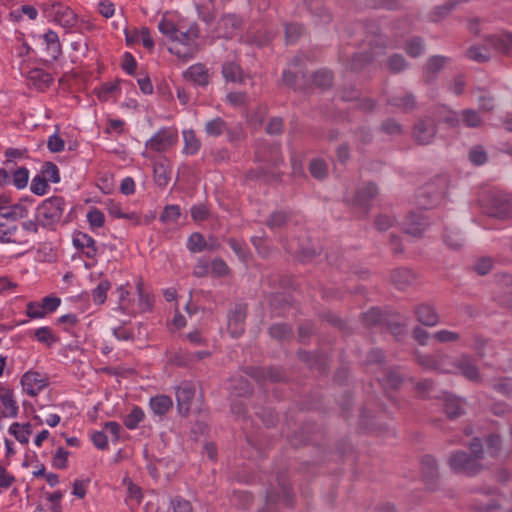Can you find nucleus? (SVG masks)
<instances>
[{
  "label": "nucleus",
  "instance_id": "1",
  "mask_svg": "<svg viewBox=\"0 0 512 512\" xmlns=\"http://www.w3.org/2000/svg\"><path fill=\"white\" fill-rule=\"evenodd\" d=\"M159 31L172 42L169 52L184 61L193 58L199 51L198 38L200 30L196 23H178L163 17L158 24Z\"/></svg>",
  "mask_w": 512,
  "mask_h": 512
},
{
  "label": "nucleus",
  "instance_id": "2",
  "mask_svg": "<svg viewBox=\"0 0 512 512\" xmlns=\"http://www.w3.org/2000/svg\"><path fill=\"white\" fill-rule=\"evenodd\" d=\"M499 438L491 436L487 438L485 449H477L480 446L478 443H471V450L473 456H469L465 452H457L450 456L449 466L452 470L467 475H474L479 471L478 461L484 460L487 457H495L498 455Z\"/></svg>",
  "mask_w": 512,
  "mask_h": 512
},
{
  "label": "nucleus",
  "instance_id": "3",
  "mask_svg": "<svg viewBox=\"0 0 512 512\" xmlns=\"http://www.w3.org/2000/svg\"><path fill=\"white\" fill-rule=\"evenodd\" d=\"M486 45H474L466 51V57L472 61L485 62L490 59L488 46L499 53L512 51V33L500 31L485 38Z\"/></svg>",
  "mask_w": 512,
  "mask_h": 512
},
{
  "label": "nucleus",
  "instance_id": "4",
  "mask_svg": "<svg viewBox=\"0 0 512 512\" xmlns=\"http://www.w3.org/2000/svg\"><path fill=\"white\" fill-rule=\"evenodd\" d=\"M365 41L369 46V54H357L355 55L350 64V68L352 70L361 69L365 63H368L378 56H381L385 53V49L387 47L386 40L384 36L378 32V28L372 26L367 33Z\"/></svg>",
  "mask_w": 512,
  "mask_h": 512
},
{
  "label": "nucleus",
  "instance_id": "5",
  "mask_svg": "<svg viewBox=\"0 0 512 512\" xmlns=\"http://www.w3.org/2000/svg\"><path fill=\"white\" fill-rule=\"evenodd\" d=\"M44 13L48 18L66 29L74 27L78 21L76 13L69 6L57 1L45 3Z\"/></svg>",
  "mask_w": 512,
  "mask_h": 512
},
{
  "label": "nucleus",
  "instance_id": "6",
  "mask_svg": "<svg viewBox=\"0 0 512 512\" xmlns=\"http://www.w3.org/2000/svg\"><path fill=\"white\" fill-rule=\"evenodd\" d=\"M64 209L65 201L62 197H50L37 207V219L43 225H52L60 221Z\"/></svg>",
  "mask_w": 512,
  "mask_h": 512
},
{
  "label": "nucleus",
  "instance_id": "7",
  "mask_svg": "<svg viewBox=\"0 0 512 512\" xmlns=\"http://www.w3.org/2000/svg\"><path fill=\"white\" fill-rule=\"evenodd\" d=\"M20 385L25 394L36 397L48 386V379L40 372L28 370L21 376Z\"/></svg>",
  "mask_w": 512,
  "mask_h": 512
},
{
  "label": "nucleus",
  "instance_id": "8",
  "mask_svg": "<svg viewBox=\"0 0 512 512\" xmlns=\"http://www.w3.org/2000/svg\"><path fill=\"white\" fill-rule=\"evenodd\" d=\"M483 212L497 218H512V202L502 195H491L482 204Z\"/></svg>",
  "mask_w": 512,
  "mask_h": 512
},
{
  "label": "nucleus",
  "instance_id": "9",
  "mask_svg": "<svg viewBox=\"0 0 512 512\" xmlns=\"http://www.w3.org/2000/svg\"><path fill=\"white\" fill-rule=\"evenodd\" d=\"M430 367L444 373H461L470 380L478 379L477 368L472 364L468 357H463L459 364H453L443 360L442 362Z\"/></svg>",
  "mask_w": 512,
  "mask_h": 512
},
{
  "label": "nucleus",
  "instance_id": "10",
  "mask_svg": "<svg viewBox=\"0 0 512 512\" xmlns=\"http://www.w3.org/2000/svg\"><path fill=\"white\" fill-rule=\"evenodd\" d=\"M0 410L4 418H15L19 413L13 390L2 383H0Z\"/></svg>",
  "mask_w": 512,
  "mask_h": 512
},
{
  "label": "nucleus",
  "instance_id": "11",
  "mask_svg": "<svg viewBox=\"0 0 512 512\" xmlns=\"http://www.w3.org/2000/svg\"><path fill=\"white\" fill-rule=\"evenodd\" d=\"M241 25L242 20L238 16L234 14L224 15L217 22V36L222 38H232L239 32Z\"/></svg>",
  "mask_w": 512,
  "mask_h": 512
},
{
  "label": "nucleus",
  "instance_id": "12",
  "mask_svg": "<svg viewBox=\"0 0 512 512\" xmlns=\"http://www.w3.org/2000/svg\"><path fill=\"white\" fill-rule=\"evenodd\" d=\"M117 293L119 296V302L117 309L124 314L129 316L135 315L139 313V308L136 307V294H132L127 290V285L120 286L117 288Z\"/></svg>",
  "mask_w": 512,
  "mask_h": 512
},
{
  "label": "nucleus",
  "instance_id": "13",
  "mask_svg": "<svg viewBox=\"0 0 512 512\" xmlns=\"http://www.w3.org/2000/svg\"><path fill=\"white\" fill-rule=\"evenodd\" d=\"M73 246L81 251L87 258H94L97 255L95 240L84 232H76L72 238Z\"/></svg>",
  "mask_w": 512,
  "mask_h": 512
},
{
  "label": "nucleus",
  "instance_id": "14",
  "mask_svg": "<svg viewBox=\"0 0 512 512\" xmlns=\"http://www.w3.org/2000/svg\"><path fill=\"white\" fill-rule=\"evenodd\" d=\"M307 8L314 17L316 25L328 24L332 17L327 9L324 7L322 0H304Z\"/></svg>",
  "mask_w": 512,
  "mask_h": 512
},
{
  "label": "nucleus",
  "instance_id": "15",
  "mask_svg": "<svg viewBox=\"0 0 512 512\" xmlns=\"http://www.w3.org/2000/svg\"><path fill=\"white\" fill-rule=\"evenodd\" d=\"M433 120L435 121V125L445 124L454 127L460 124L459 115L446 106L436 108L433 113Z\"/></svg>",
  "mask_w": 512,
  "mask_h": 512
},
{
  "label": "nucleus",
  "instance_id": "16",
  "mask_svg": "<svg viewBox=\"0 0 512 512\" xmlns=\"http://www.w3.org/2000/svg\"><path fill=\"white\" fill-rule=\"evenodd\" d=\"M194 394V388L188 383H183L177 388L176 399L180 413H187L190 410V403Z\"/></svg>",
  "mask_w": 512,
  "mask_h": 512
},
{
  "label": "nucleus",
  "instance_id": "17",
  "mask_svg": "<svg viewBox=\"0 0 512 512\" xmlns=\"http://www.w3.org/2000/svg\"><path fill=\"white\" fill-rule=\"evenodd\" d=\"M184 77L199 86H206L209 83L208 69L203 64L190 66L184 72Z\"/></svg>",
  "mask_w": 512,
  "mask_h": 512
},
{
  "label": "nucleus",
  "instance_id": "18",
  "mask_svg": "<svg viewBox=\"0 0 512 512\" xmlns=\"http://www.w3.org/2000/svg\"><path fill=\"white\" fill-rule=\"evenodd\" d=\"M8 433L20 444L27 445L32 434V425L29 422H13L8 427Z\"/></svg>",
  "mask_w": 512,
  "mask_h": 512
},
{
  "label": "nucleus",
  "instance_id": "19",
  "mask_svg": "<svg viewBox=\"0 0 512 512\" xmlns=\"http://www.w3.org/2000/svg\"><path fill=\"white\" fill-rule=\"evenodd\" d=\"M245 310L238 307L228 317V329L233 337H239L244 332Z\"/></svg>",
  "mask_w": 512,
  "mask_h": 512
},
{
  "label": "nucleus",
  "instance_id": "20",
  "mask_svg": "<svg viewBox=\"0 0 512 512\" xmlns=\"http://www.w3.org/2000/svg\"><path fill=\"white\" fill-rule=\"evenodd\" d=\"M27 214L28 210L23 203L0 207V221L4 219L15 221L26 217Z\"/></svg>",
  "mask_w": 512,
  "mask_h": 512
},
{
  "label": "nucleus",
  "instance_id": "21",
  "mask_svg": "<svg viewBox=\"0 0 512 512\" xmlns=\"http://www.w3.org/2000/svg\"><path fill=\"white\" fill-rule=\"evenodd\" d=\"M175 138L176 136H166L164 130H159L146 142V147L155 151H163L173 143Z\"/></svg>",
  "mask_w": 512,
  "mask_h": 512
},
{
  "label": "nucleus",
  "instance_id": "22",
  "mask_svg": "<svg viewBox=\"0 0 512 512\" xmlns=\"http://www.w3.org/2000/svg\"><path fill=\"white\" fill-rule=\"evenodd\" d=\"M119 85V80L105 82L101 84V86L98 89H96V95L98 99L102 102H107L111 99L116 98L117 95L120 93Z\"/></svg>",
  "mask_w": 512,
  "mask_h": 512
},
{
  "label": "nucleus",
  "instance_id": "23",
  "mask_svg": "<svg viewBox=\"0 0 512 512\" xmlns=\"http://www.w3.org/2000/svg\"><path fill=\"white\" fill-rule=\"evenodd\" d=\"M149 405L154 414L162 416L172 408L173 401L169 396L157 395L150 399Z\"/></svg>",
  "mask_w": 512,
  "mask_h": 512
},
{
  "label": "nucleus",
  "instance_id": "24",
  "mask_svg": "<svg viewBox=\"0 0 512 512\" xmlns=\"http://www.w3.org/2000/svg\"><path fill=\"white\" fill-rule=\"evenodd\" d=\"M448 61L449 59L447 57L440 55L430 57L425 65L426 80L429 81L432 79L434 75L444 68Z\"/></svg>",
  "mask_w": 512,
  "mask_h": 512
},
{
  "label": "nucleus",
  "instance_id": "25",
  "mask_svg": "<svg viewBox=\"0 0 512 512\" xmlns=\"http://www.w3.org/2000/svg\"><path fill=\"white\" fill-rule=\"evenodd\" d=\"M86 219L89 224V228L93 232L103 228L105 225V215L96 207H92L88 210Z\"/></svg>",
  "mask_w": 512,
  "mask_h": 512
},
{
  "label": "nucleus",
  "instance_id": "26",
  "mask_svg": "<svg viewBox=\"0 0 512 512\" xmlns=\"http://www.w3.org/2000/svg\"><path fill=\"white\" fill-rule=\"evenodd\" d=\"M419 322L427 326H433L438 323V315L433 307L429 305H420L417 309Z\"/></svg>",
  "mask_w": 512,
  "mask_h": 512
},
{
  "label": "nucleus",
  "instance_id": "27",
  "mask_svg": "<svg viewBox=\"0 0 512 512\" xmlns=\"http://www.w3.org/2000/svg\"><path fill=\"white\" fill-rule=\"evenodd\" d=\"M180 217L181 210L178 205H167L160 216V220L166 226H174L178 223Z\"/></svg>",
  "mask_w": 512,
  "mask_h": 512
},
{
  "label": "nucleus",
  "instance_id": "28",
  "mask_svg": "<svg viewBox=\"0 0 512 512\" xmlns=\"http://www.w3.org/2000/svg\"><path fill=\"white\" fill-rule=\"evenodd\" d=\"M154 180L159 186H166L170 181V170L166 162L155 163L153 167Z\"/></svg>",
  "mask_w": 512,
  "mask_h": 512
},
{
  "label": "nucleus",
  "instance_id": "29",
  "mask_svg": "<svg viewBox=\"0 0 512 512\" xmlns=\"http://www.w3.org/2000/svg\"><path fill=\"white\" fill-rule=\"evenodd\" d=\"M144 418L145 413L143 409L138 406H134L132 410L125 416L124 424L128 429L134 430L139 426Z\"/></svg>",
  "mask_w": 512,
  "mask_h": 512
},
{
  "label": "nucleus",
  "instance_id": "30",
  "mask_svg": "<svg viewBox=\"0 0 512 512\" xmlns=\"http://www.w3.org/2000/svg\"><path fill=\"white\" fill-rule=\"evenodd\" d=\"M111 288V283L108 280H102L98 283V285L92 290V300L96 305H102L105 303L107 299V293Z\"/></svg>",
  "mask_w": 512,
  "mask_h": 512
},
{
  "label": "nucleus",
  "instance_id": "31",
  "mask_svg": "<svg viewBox=\"0 0 512 512\" xmlns=\"http://www.w3.org/2000/svg\"><path fill=\"white\" fill-rule=\"evenodd\" d=\"M498 284L505 294L502 302L512 308V275L502 274L498 277Z\"/></svg>",
  "mask_w": 512,
  "mask_h": 512
},
{
  "label": "nucleus",
  "instance_id": "32",
  "mask_svg": "<svg viewBox=\"0 0 512 512\" xmlns=\"http://www.w3.org/2000/svg\"><path fill=\"white\" fill-rule=\"evenodd\" d=\"M183 138L185 141L184 152L186 154H195L199 147L200 142L194 135V130H183Z\"/></svg>",
  "mask_w": 512,
  "mask_h": 512
},
{
  "label": "nucleus",
  "instance_id": "33",
  "mask_svg": "<svg viewBox=\"0 0 512 512\" xmlns=\"http://www.w3.org/2000/svg\"><path fill=\"white\" fill-rule=\"evenodd\" d=\"M41 175L48 181V182H51V183H59L61 178H60V173H59V169L58 167L52 163V162H46L42 169H41Z\"/></svg>",
  "mask_w": 512,
  "mask_h": 512
},
{
  "label": "nucleus",
  "instance_id": "34",
  "mask_svg": "<svg viewBox=\"0 0 512 512\" xmlns=\"http://www.w3.org/2000/svg\"><path fill=\"white\" fill-rule=\"evenodd\" d=\"M404 49L409 56L418 57L423 54L425 47L420 38L414 37L407 41Z\"/></svg>",
  "mask_w": 512,
  "mask_h": 512
},
{
  "label": "nucleus",
  "instance_id": "35",
  "mask_svg": "<svg viewBox=\"0 0 512 512\" xmlns=\"http://www.w3.org/2000/svg\"><path fill=\"white\" fill-rule=\"evenodd\" d=\"M35 338L37 339L38 342L43 343L47 346H52L57 341V338L52 333V330L46 326L36 329Z\"/></svg>",
  "mask_w": 512,
  "mask_h": 512
},
{
  "label": "nucleus",
  "instance_id": "36",
  "mask_svg": "<svg viewBox=\"0 0 512 512\" xmlns=\"http://www.w3.org/2000/svg\"><path fill=\"white\" fill-rule=\"evenodd\" d=\"M29 180V171L27 168L21 167L12 174L11 181L17 189H23L27 186Z\"/></svg>",
  "mask_w": 512,
  "mask_h": 512
},
{
  "label": "nucleus",
  "instance_id": "37",
  "mask_svg": "<svg viewBox=\"0 0 512 512\" xmlns=\"http://www.w3.org/2000/svg\"><path fill=\"white\" fill-rule=\"evenodd\" d=\"M223 76L228 81H239L241 80V69L233 62L225 63L222 68Z\"/></svg>",
  "mask_w": 512,
  "mask_h": 512
},
{
  "label": "nucleus",
  "instance_id": "38",
  "mask_svg": "<svg viewBox=\"0 0 512 512\" xmlns=\"http://www.w3.org/2000/svg\"><path fill=\"white\" fill-rule=\"evenodd\" d=\"M377 194V188L374 184H367L365 188H363L353 200V204L355 205H365L368 199L373 198Z\"/></svg>",
  "mask_w": 512,
  "mask_h": 512
},
{
  "label": "nucleus",
  "instance_id": "39",
  "mask_svg": "<svg viewBox=\"0 0 512 512\" xmlns=\"http://www.w3.org/2000/svg\"><path fill=\"white\" fill-rule=\"evenodd\" d=\"M48 189V181L42 175H37L32 179L30 190L33 194L42 196L48 192Z\"/></svg>",
  "mask_w": 512,
  "mask_h": 512
},
{
  "label": "nucleus",
  "instance_id": "40",
  "mask_svg": "<svg viewBox=\"0 0 512 512\" xmlns=\"http://www.w3.org/2000/svg\"><path fill=\"white\" fill-rule=\"evenodd\" d=\"M332 74L328 70H319L313 74V83L319 88H328L332 84Z\"/></svg>",
  "mask_w": 512,
  "mask_h": 512
},
{
  "label": "nucleus",
  "instance_id": "41",
  "mask_svg": "<svg viewBox=\"0 0 512 512\" xmlns=\"http://www.w3.org/2000/svg\"><path fill=\"white\" fill-rule=\"evenodd\" d=\"M23 15L27 16L30 20H35L38 16V11L34 6L23 5L19 9L10 12V17L15 20L21 19Z\"/></svg>",
  "mask_w": 512,
  "mask_h": 512
},
{
  "label": "nucleus",
  "instance_id": "42",
  "mask_svg": "<svg viewBox=\"0 0 512 512\" xmlns=\"http://www.w3.org/2000/svg\"><path fill=\"white\" fill-rule=\"evenodd\" d=\"M464 402L462 399L451 397L447 400L445 409L446 413L450 418L457 417L461 414V411L463 409Z\"/></svg>",
  "mask_w": 512,
  "mask_h": 512
},
{
  "label": "nucleus",
  "instance_id": "43",
  "mask_svg": "<svg viewBox=\"0 0 512 512\" xmlns=\"http://www.w3.org/2000/svg\"><path fill=\"white\" fill-rule=\"evenodd\" d=\"M407 66L405 58L400 54H394L387 59V67L393 73L403 71Z\"/></svg>",
  "mask_w": 512,
  "mask_h": 512
},
{
  "label": "nucleus",
  "instance_id": "44",
  "mask_svg": "<svg viewBox=\"0 0 512 512\" xmlns=\"http://www.w3.org/2000/svg\"><path fill=\"white\" fill-rule=\"evenodd\" d=\"M206 246L204 237L200 233H193L190 235L187 247L193 253L201 252Z\"/></svg>",
  "mask_w": 512,
  "mask_h": 512
},
{
  "label": "nucleus",
  "instance_id": "45",
  "mask_svg": "<svg viewBox=\"0 0 512 512\" xmlns=\"http://www.w3.org/2000/svg\"><path fill=\"white\" fill-rule=\"evenodd\" d=\"M136 293H137L136 307L139 308V313L150 310L152 303H151L149 296H147L143 293L141 283L137 284Z\"/></svg>",
  "mask_w": 512,
  "mask_h": 512
},
{
  "label": "nucleus",
  "instance_id": "46",
  "mask_svg": "<svg viewBox=\"0 0 512 512\" xmlns=\"http://www.w3.org/2000/svg\"><path fill=\"white\" fill-rule=\"evenodd\" d=\"M462 123L469 127H477L481 124V119L477 111L465 109L461 113Z\"/></svg>",
  "mask_w": 512,
  "mask_h": 512
},
{
  "label": "nucleus",
  "instance_id": "47",
  "mask_svg": "<svg viewBox=\"0 0 512 512\" xmlns=\"http://www.w3.org/2000/svg\"><path fill=\"white\" fill-rule=\"evenodd\" d=\"M303 32V27L299 24H287L285 26V38L287 44H293Z\"/></svg>",
  "mask_w": 512,
  "mask_h": 512
},
{
  "label": "nucleus",
  "instance_id": "48",
  "mask_svg": "<svg viewBox=\"0 0 512 512\" xmlns=\"http://www.w3.org/2000/svg\"><path fill=\"white\" fill-rule=\"evenodd\" d=\"M47 146L51 152L58 153L64 150L65 141L56 131L48 138Z\"/></svg>",
  "mask_w": 512,
  "mask_h": 512
},
{
  "label": "nucleus",
  "instance_id": "49",
  "mask_svg": "<svg viewBox=\"0 0 512 512\" xmlns=\"http://www.w3.org/2000/svg\"><path fill=\"white\" fill-rule=\"evenodd\" d=\"M26 314L32 319H40L46 316L41 302H29L26 307Z\"/></svg>",
  "mask_w": 512,
  "mask_h": 512
},
{
  "label": "nucleus",
  "instance_id": "50",
  "mask_svg": "<svg viewBox=\"0 0 512 512\" xmlns=\"http://www.w3.org/2000/svg\"><path fill=\"white\" fill-rule=\"evenodd\" d=\"M45 43L47 44L48 48L52 50L53 54H59L60 53V43H59V37L58 34L52 30H49L46 32L43 36Z\"/></svg>",
  "mask_w": 512,
  "mask_h": 512
},
{
  "label": "nucleus",
  "instance_id": "51",
  "mask_svg": "<svg viewBox=\"0 0 512 512\" xmlns=\"http://www.w3.org/2000/svg\"><path fill=\"white\" fill-rule=\"evenodd\" d=\"M16 226H8L4 224L2 221H0V242L2 243H9L14 242L13 236L16 233Z\"/></svg>",
  "mask_w": 512,
  "mask_h": 512
},
{
  "label": "nucleus",
  "instance_id": "52",
  "mask_svg": "<svg viewBox=\"0 0 512 512\" xmlns=\"http://www.w3.org/2000/svg\"><path fill=\"white\" fill-rule=\"evenodd\" d=\"M41 303H42L43 309L47 315V314L52 313L57 310V308L61 304V299L57 296L49 295V296L44 297L42 299Z\"/></svg>",
  "mask_w": 512,
  "mask_h": 512
},
{
  "label": "nucleus",
  "instance_id": "53",
  "mask_svg": "<svg viewBox=\"0 0 512 512\" xmlns=\"http://www.w3.org/2000/svg\"><path fill=\"white\" fill-rule=\"evenodd\" d=\"M393 105L400 107L404 110H411L415 107V99L411 94H406L402 97H396L393 99Z\"/></svg>",
  "mask_w": 512,
  "mask_h": 512
},
{
  "label": "nucleus",
  "instance_id": "54",
  "mask_svg": "<svg viewBox=\"0 0 512 512\" xmlns=\"http://www.w3.org/2000/svg\"><path fill=\"white\" fill-rule=\"evenodd\" d=\"M90 439L97 449L105 450L108 447V438L102 431H94L91 433Z\"/></svg>",
  "mask_w": 512,
  "mask_h": 512
},
{
  "label": "nucleus",
  "instance_id": "55",
  "mask_svg": "<svg viewBox=\"0 0 512 512\" xmlns=\"http://www.w3.org/2000/svg\"><path fill=\"white\" fill-rule=\"evenodd\" d=\"M311 174L318 179L323 178L326 175L327 168L324 161L315 159L310 163Z\"/></svg>",
  "mask_w": 512,
  "mask_h": 512
},
{
  "label": "nucleus",
  "instance_id": "56",
  "mask_svg": "<svg viewBox=\"0 0 512 512\" xmlns=\"http://www.w3.org/2000/svg\"><path fill=\"white\" fill-rule=\"evenodd\" d=\"M435 136V130H414L413 137L420 144H429Z\"/></svg>",
  "mask_w": 512,
  "mask_h": 512
},
{
  "label": "nucleus",
  "instance_id": "57",
  "mask_svg": "<svg viewBox=\"0 0 512 512\" xmlns=\"http://www.w3.org/2000/svg\"><path fill=\"white\" fill-rule=\"evenodd\" d=\"M478 96L479 107L484 111H490L494 108V98L485 91L479 90Z\"/></svg>",
  "mask_w": 512,
  "mask_h": 512
},
{
  "label": "nucleus",
  "instance_id": "58",
  "mask_svg": "<svg viewBox=\"0 0 512 512\" xmlns=\"http://www.w3.org/2000/svg\"><path fill=\"white\" fill-rule=\"evenodd\" d=\"M68 457H69V452L67 450H65L63 448L57 449L54 459H53L54 466L57 468H60V469L66 468V466L68 464Z\"/></svg>",
  "mask_w": 512,
  "mask_h": 512
},
{
  "label": "nucleus",
  "instance_id": "59",
  "mask_svg": "<svg viewBox=\"0 0 512 512\" xmlns=\"http://www.w3.org/2000/svg\"><path fill=\"white\" fill-rule=\"evenodd\" d=\"M105 206L110 216L118 219H121L124 216V211L118 202L108 199L105 202Z\"/></svg>",
  "mask_w": 512,
  "mask_h": 512
},
{
  "label": "nucleus",
  "instance_id": "60",
  "mask_svg": "<svg viewBox=\"0 0 512 512\" xmlns=\"http://www.w3.org/2000/svg\"><path fill=\"white\" fill-rule=\"evenodd\" d=\"M226 99L230 105L238 107L246 104L247 95L243 92H230Z\"/></svg>",
  "mask_w": 512,
  "mask_h": 512
},
{
  "label": "nucleus",
  "instance_id": "61",
  "mask_svg": "<svg viewBox=\"0 0 512 512\" xmlns=\"http://www.w3.org/2000/svg\"><path fill=\"white\" fill-rule=\"evenodd\" d=\"M469 159L475 165H482L486 162L487 156L482 148L475 147L470 151Z\"/></svg>",
  "mask_w": 512,
  "mask_h": 512
},
{
  "label": "nucleus",
  "instance_id": "62",
  "mask_svg": "<svg viewBox=\"0 0 512 512\" xmlns=\"http://www.w3.org/2000/svg\"><path fill=\"white\" fill-rule=\"evenodd\" d=\"M465 79L463 75H457L449 84V90L455 95H461L465 88Z\"/></svg>",
  "mask_w": 512,
  "mask_h": 512
},
{
  "label": "nucleus",
  "instance_id": "63",
  "mask_svg": "<svg viewBox=\"0 0 512 512\" xmlns=\"http://www.w3.org/2000/svg\"><path fill=\"white\" fill-rule=\"evenodd\" d=\"M16 288L17 284L8 276H0V294L12 293Z\"/></svg>",
  "mask_w": 512,
  "mask_h": 512
},
{
  "label": "nucleus",
  "instance_id": "64",
  "mask_svg": "<svg viewBox=\"0 0 512 512\" xmlns=\"http://www.w3.org/2000/svg\"><path fill=\"white\" fill-rule=\"evenodd\" d=\"M15 481L13 474L9 473L2 465H0V487L7 489Z\"/></svg>",
  "mask_w": 512,
  "mask_h": 512
}]
</instances>
